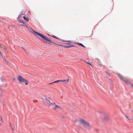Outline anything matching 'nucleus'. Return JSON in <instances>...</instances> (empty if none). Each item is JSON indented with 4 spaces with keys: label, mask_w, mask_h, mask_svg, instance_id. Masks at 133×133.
<instances>
[{
    "label": "nucleus",
    "mask_w": 133,
    "mask_h": 133,
    "mask_svg": "<svg viewBox=\"0 0 133 133\" xmlns=\"http://www.w3.org/2000/svg\"><path fill=\"white\" fill-rule=\"evenodd\" d=\"M63 42H68V43H67L66 44H69L71 42V41H65L63 40L62 41Z\"/></svg>",
    "instance_id": "obj_13"
},
{
    "label": "nucleus",
    "mask_w": 133,
    "mask_h": 133,
    "mask_svg": "<svg viewBox=\"0 0 133 133\" xmlns=\"http://www.w3.org/2000/svg\"><path fill=\"white\" fill-rule=\"evenodd\" d=\"M1 45L0 44V48H1ZM0 55H1V57H2L3 56V55L2 54V53L1 52V51H0Z\"/></svg>",
    "instance_id": "obj_16"
},
{
    "label": "nucleus",
    "mask_w": 133,
    "mask_h": 133,
    "mask_svg": "<svg viewBox=\"0 0 133 133\" xmlns=\"http://www.w3.org/2000/svg\"><path fill=\"white\" fill-rule=\"evenodd\" d=\"M2 57L3 58L4 61L5 62H4V63L5 64H8V62L5 59V57H3V56Z\"/></svg>",
    "instance_id": "obj_9"
},
{
    "label": "nucleus",
    "mask_w": 133,
    "mask_h": 133,
    "mask_svg": "<svg viewBox=\"0 0 133 133\" xmlns=\"http://www.w3.org/2000/svg\"><path fill=\"white\" fill-rule=\"evenodd\" d=\"M1 120L2 121V117H1Z\"/></svg>",
    "instance_id": "obj_28"
},
{
    "label": "nucleus",
    "mask_w": 133,
    "mask_h": 133,
    "mask_svg": "<svg viewBox=\"0 0 133 133\" xmlns=\"http://www.w3.org/2000/svg\"><path fill=\"white\" fill-rule=\"evenodd\" d=\"M66 47L67 48H70L71 47V46H67Z\"/></svg>",
    "instance_id": "obj_25"
},
{
    "label": "nucleus",
    "mask_w": 133,
    "mask_h": 133,
    "mask_svg": "<svg viewBox=\"0 0 133 133\" xmlns=\"http://www.w3.org/2000/svg\"><path fill=\"white\" fill-rule=\"evenodd\" d=\"M23 24H23V25H21V26H25V27L27 28H28V30H29V31H30L31 32V31H30V30H29V28H30L32 30V29L28 27V26L27 25H26L25 24H24V23Z\"/></svg>",
    "instance_id": "obj_8"
},
{
    "label": "nucleus",
    "mask_w": 133,
    "mask_h": 133,
    "mask_svg": "<svg viewBox=\"0 0 133 133\" xmlns=\"http://www.w3.org/2000/svg\"><path fill=\"white\" fill-rule=\"evenodd\" d=\"M118 76L121 79L123 80L125 82L127 83H128L129 82L128 80L126 78H124L122 75L119 74H117Z\"/></svg>",
    "instance_id": "obj_6"
},
{
    "label": "nucleus",
    "mask_w": 133,
    "mask_h": 133,
    "mask_svg": "<svg viewBox=\"0 0 133 133\" xmlns=\"http://www.w3.org/2000/svg\"><path fill=\"white\" fill-rule=\"evenodd\" d=\"M19 22H20L21 23H22L23 24H24V23L22 21H21V20H19Z\"/></svg>",
    "instance_id": "obj_18"
},
{
    "label": "nucleus",
    "mask_w": 133,
    "mask_h": 133,
    "mask_svg": "<svg viewBox=\"0 0 133 133\" xmlns=\"http://www.w3.org/2000/svg\"><path fill=\"white\" fill-rule=\"evenodd\" d=\"M62 81H64L62 82H64L65 83H68L69 81V79H64L63 80H62Z\"/></svg>",
    "instance_id": "obj_10"
},
{
    "label": "nucleus",
    "mask_w": 133,
    "mask_h": 133,
    "mask_svg": "<svg viewBox=\"0 0 133 133\" xmlns=\"http://www.w3.org/2000/svg\"><path fill=\"white\" fill-rule=\"evenodd\" d=\"M78 44L79 45H80V46H81L84 48H85V46H84V45H83L82 44H81V43H79Z\"/></svg>",
    "instance_id": "obj_15"
},
{
    "label": "nucleus",
    "mask_w": 133,
    "mask_h": 133,
    "mask_svg": "<svg viewBox=\"0 0 133 133\" xmlns=\"http://www.w3.org/2000/svg\"><path fill=\"white\" fill-rule=\"evenodd\" d=\"M62 81V80H57V81H55L52 83H49V84H52L53 83H57L58 82H62V81Z\"/></svg>",
    "instance_id": "obj_11"
},
{
    "label": "nucleus",
    "mask_w": 133,
    "mask_h": 133,
    "mask_svg": "<svg viewBox=\"0 0 133 133\" xmlns=\"http://www.w3.org/2000/svg\"><path fill=\"white\" fill-rule=\"evenodd\" d=\"M23 17L24 19L27 22H28L29 20V19L28 18H26L24 16Z\"/></svg>",
    "instance_id": "obj_12"
},
{
    "label": "nucleus",
    "mask_w": 133,
    "mask_h": 133,
    "mask_svg": "<svg viewBox=\"0 0 133 133\" xmlns=\"http://www.w3.org/2000/svg\"><path fill=\"white\" fill-rule=\"evenodd\" d=\"M132 112H133V111H132Z\"/></svg>",
    "instance_id": "obj_30"
},
{
    "label": "nucleus",
    "mask_w": 133,
    "mask_h": 133,
    "mask_svg": "<svg viewBox=\"0 0 133 133\" xmlns=\"http://www.w3.org/2000/svg\"><path fill=\"white\" fill-rule=\"evenodd\" d=\"M52 37L57 39H59L56 36H54V35L52 36Z\"/></svg>",
    "instance_id": "obj_17"
},
{
    "label": "nucleus",
    "mask_w": 133,
    "mask_h": 133,
    "mask_svg": "<svg viewBox=\"0 0 133 133\" xmlns=\"http://www.w3.org/2000/svg\"><path fill=\"white\" fill-rule=\"evenodd\" d=\"M87 63L88 64L90 65L91 66H92V65H91V64H90V63Z\"/></svg>",
    "instance_id": "obj_23"
},
{
    "label": "nucleus",
    "mask_w": 133,
    "mask_h": 133,
    "mask_svg": "<svg viewBox=\"0 0 133 133\" xmlns=\"http://www.w3.org/2000/svg\"><path fill=\"white\" fill-rule=\"evenodd\" d=\"M79 124L84 128L89 129L91 128V125L89 123L83 119H80L79 121Z\"/></svg>",
    "instance_id": "obj_2"
},
{
    "label": "nucleus",
    "mask_w": 133,
    "mask_h": 133,
    "mask_svg": "<svg viewBox=\"0 0 133 133\" xmlns=\"http://www.w3.org/2000/svg\"><path fill=\"white\" fill-rule=\"evenodd\" d=\"M109 80H110L111 82H112V81L111 80V79H109Z\"/></svg>",
    "instance_id": "obj_26"
},
{
    "label": "nucleus",
    "mask_w": 133,
    "mask_h": 133,
    "mask_svg": "<svg viewBox=\"0 0 133 133\" xmlns=\"http://www.w3.org/2000/svg\"><path fill=\"white\" fill-rule=\"evenodd\" d=\"M21 17V15H19L18 16V18H17V19H18V21H19V20H21V19H20V18Z\"/></svg>",
    "instance_id": "obj_14"
},
{
    "label": "nucleus",
    "mask_w": 133,
    "mask_h": 133,
    "mask_svg": "<svg viewBox=\"0 0 133 133\" xmlns=\"http://www.w3.org/2000/svg\"><path fill=\"white\" fill-rule=\"evenodd\" d=\"M10 126H11V127H12V129L13 130V128L12 127L11 123H10Z\"/></svg>",
    "instance_id": "obj_22"
},
{
    "label": "nucleus",
    "mask_w": 133,
    "mask_h": 133,
    "mask_svg": "<svg viewBox=\"0 0 133 133\" xmlns=\"http://www.w3.org/2000/svg\"><path fill=\"white\" fill-rule=\"evenodd\" d=\"M13 79L14 80H15V78H13Z\"/></svg>",
    "instance_id": "obj_27"
},
{
    "label": "nucleus",
    "mask_w": 133,
    "mask_h": 133,
    "mask_svg": "<svg viewBox=\"0 0 133 133\" xmlns=\"http://www.w3.org/2000/svg\"><path fill=\"white\" fill-rule=\"evenodd\" d=\"M130 85L131 86V87L133 89V85H132V84H130Z\"/></svg>",
    "instance_id": "obj_21"
},
{
    "label": "nucleus",
    "mask_w": 133,
    "mask_h": 133,
    "mask_svg": "<svg viewBox=\"0 0 133 133\" xmlns=\"http://www.w3.org/2000/svg\"><path fill=\"white\" fill-rule=\"evenodd\" d=\"M109 118V117L107 115L105 116L103 120L104 121H106Z\"/></svg>",
    "instance_id": "obj_7"
},
{
    "label": "nucleus",
    "mask_w": 133,
    "mask_h": 133,
    "mask_svg": "<svg viewBox=\"0 0 133 133\" xmlns=\"http://www.w3.org/2000/svg\"><path fill=\"white\" fill-rule=\"evenodd\" d=\"M29 30H30L31 33L35 35H36V34H37L38 36H40L43 39L47 40L48 42H50L51 43V42L50 40V39H49L46 36H44L43 35L41 34L38 33L37 32H36L34 31L33 30L31 29L30 28H29Z\"/></svg>",
    "instance_id": "obj_1"
},
{
    "label": "nucleus",
    "mask_w": 133,
    "mask_h": 133,
    "mask_svg": "<svg viewBox=\"0 0 133 133\" xmlns=\"http://www.w3.org/2000/svg\"><path fill=\"white\" fill-rule=\"evenodd\" d=\"M43 104L46 107H49L51 105H53L50 101L48 100L46 98H45L44 100L43 101Z\"/></svg>",
    "instance_id": "obj_3"
},
{
    "label": "nucleus",
    "mask_w": 133,
    "mask_h": 133,
    "mask_svg": "<svg viewBox=\"0 0 133 133\" xmlns=\"http://www.w3.org/2000/svg\"><path fill=\"white\" fill-rule=\"evenodd\" d=\"M63 118H64V117H63Z\"/></svg>",
    "instance_id": "obj_29"
},
{
    "label": "nucleus",
    "mask_w": 133,
    "mask_h": 133,
    "mask_svg": "<svg viewBox=\"0 0 133 133\" xmlns=\"http://www.w3.org/2000/svg\"><path fill=\"white\" fill-rule=\"evenodd\" d=\"M27 82H25V84L26 85H27L28 84V83H27Z\"/></svg>",
    "instance_id": "obj_24"
},
{
    "label": "nucleus",
    "mask_w": 133,
    "mask_h": 133,
    "mask_svg": "<svg viewBox=\"0 0 133 133\" xmlns=\"http://www.w3.org/2000/svg\"><path fill=\"white\" fill-rule=\"evenodd\" d=\"M55 107L53 108L54 110L56 111H58L59 109L62 110V108L58 104H56L55 103H53Z\"/></svg>",
    "instance_id": "obj_4"
},
{
    "label": "nucleus",
    "mask_w": 133,
    "mask_h": 133,
    "mask_svg": "<svg viewBox=\"0 0 133 133\" xmlns=\"http://www.w3.org/2000/svg\"><path fill=\"white\" fill-rule=\"evenodd\" d=\"M106 74L107 75H108V76H110V74H109V73H108L106 72Z\"/></svg>",
    "instance_id": "obj_19"
},
{
    "label": "nucleus",
    "mask_w": 133,
    "mask_h": 133,
    "mask_svg": "<svg viewBox=\"0 0 133 133\" xmlns=\"http://www.w3.org/2000/svg\"><path fill=\"white\" fill-rule=\"evenodd\" d=\"M18 80L20 83H24L28 82V81L23 78L21 76L19 75L17 77Z\"/></svg>",
    "instance_id": "obj_5"
},
{
    "label": "nucleus",
    "mask_w": 133,
    "mask_h": 133,
    "mask_svg": "<svg viewBox=\"0 0 133 133\" xmlns=\"http://www.w3.org/2000/svg\"><path fill=\"white\" fill-rule=\"evenodd\" d=\"M125 117L128 119V120H130V119H129L128 117L126 115H125Z\"/></svg>",
    "instance_id": "obj_20"
}]
</instances>
